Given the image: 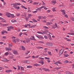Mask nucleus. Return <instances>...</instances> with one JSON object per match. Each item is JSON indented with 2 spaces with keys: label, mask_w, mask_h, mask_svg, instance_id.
Returning <instances> with one entry per match:
<instances>
[{
  "label": "nucleus",
  "mask_w": 74,
  "mask_h": 74,
  "mask_svg": "<svg viewBox=\"0 0 74 74\" xmlns=\"http://www.w3.org/2000/svg\"><path fill=\"white\" fill-rule=\"evenodd\" d=\"M6 16H8V18L10 17V15H11V16H12V18H14V17H15V16H14V14H10V13L8 12H6Z\"/></svg>",
  "instance_id": "1"
},
{
  "label": "nucleus",
  "mask_w": 74,
  "mask_h": 74,
  "mask_svg": "<svg viewBox=\"0 0 74 74\" xmlns=\"http://www.w3.org/2000/svg\"><path fill=\"white\" fill-rule=\"evenodd\" d=\"M1 61H2V62H9V61H10V60H7L6 58H3L1 60Z\"/></svg>",
  "instance_id": "2"
},
{
  "label": "nucleus",
  "mask_w": 74,
  "mask_h": 74,
  "mask_svg": "<svg viewBox=\"0 0 74 74\" xmlns=\"http://www.w3.org/2000/svg\"><path fill=\"white\" fill-rule=\"evenodd\" d=\"M54 64H56V65H57V66H58V64H62V63L60 61L56 62L55 63H54Z\"/></svg>",
  "instance_id": "3"
},
{
  "label": "nucleus",
  "mask_w": 74,
  "mask_h": 74,
  "mask_svg": "<svg viewBox=\"0 0 74 74\" xmlns=\"http://www.w3.org/2000/svg\"><path fill=\"white\" fill-rule=\"evenodd\" d=\"M8 31H10L11 29H13L14 27L12 26L8 27H7Z\"/></svg>",
  "instance_id": "4"
},
{
  "label": "nucleus",
  "mask_w": 74,
  "mask_h": 74,
  "mask_svg": "<svg viewBox=\"0 0 74 74\" xmlns=\"http://www.w3.org/2000/svg\"><path fill=\"white\" fill-rule=\"evenodd\" d=\"M46 45H47V46H49L50 47H51V46H52V45H53V44H52V43L50 42L46 43Z\"/></svg>",
  "instance_id": "5"
},
{
  "label": "nucleus",
  "mask_w": 74,
  "mask_h": 74,
  "mask_svg": "<svg viewBox=\"0 0 74 74\" xmlns=\"http://www.w3.org/2000/svg\"><path fill=\"white\" fill-rule=\"evenodd\" d=\"M63 52H64V49H61L59 53V54L60 55H62L63 53Z\"/></svg>",
  "instance_id": "6"
},
{
  "label": "nucleus",
  "mask_w": 74,
  "mask_h": 74,
  "mask_svg": "<svg viewBox=\"0 0 74 74\" xmlns=\"http://www.w3.org/2000/svg\"><path fill=\"white\" fill-rule=\"evenodd\" d=\"M36 37L38 38H43V37L41 35H36Z\"/></svg>",
  "instance_id": "7"
},
{
  "label": "nucleus",
  "mask_w": 74,
  "mask_h": 74,
  "mask_svg": "<svg viewBox=\"0 0 74 74\" xmlns=\"http://www.w3.org/2000/svg\"><path fill=\"white\" fill-rule=\"evenodd\" d=\"M60 11L62 12V15H64L66 14V12H65V10H61Z\"/></svg>",
  "instance_id": "8"
},
{
  "label": "nucleus",
  "mask_w": 74,
  "mask_h": 74,
  "mask_svg": "<svg viewBox=\"0 0 74 74\" xmlns=\"http://www.w3.org/2000/svg\"><path fill=\"white\" fill-rule=\"evenodd\" d=\"M42 69L43 70H44V71H50L49 69H48L42 68Z\"/></svg>",
  "instance_id": "9"
},
{
  "label": "nucleus",
  "mask_w": 74,
  "mask_h": 74,
  "mask_svg": "<svg viewBox=\"0 0 74 74\" xmlns=\"http://www.w3.org/2000/svg\"><path fill=\"white\" fill-rule=\"evenodd\" d=\"M30 63V62L28 60H25L23 61L24 63Z\"/></svg>",
  "instance_id": "10"
},
{
  "label": "nucleus",
  "mask_w": 74,
  "mask_h": 74,
  "mask_svg": "<svg viewBox=\"0 0 74 74\" xmlns=\"http://www.w3.org/2000/svg\"><path fill=\"white\" fill-rule=\"evenodd\" d=\"M16 4H17L16 3H15L14 4L12 3V4H11V5H13V7H14V8H15L16 7H17V5Z\"/></svg>",
  "instance_id": "11"
},
{
  "label": "nucleus",
  "mask_w": 74,
  "mask_h": 74,
  "mask_svg": "<svg viewBox=\"0 0 74 74\" xmlns=\"http://www.w3.org/2000/svg\"><path fill=\"white\" fill-rule=\"evenodd\" d=\"M20 47L21 48V49H22V50H23V51H25V48L24 46H20Z\"/></svg>",
  "instance_id": "12"
},
{
  "label": "nucleus",
  "mask_w": 74,
  "mask_h": 74,
  "mask_svg": "<svg viewBox=\"0 0 74 74\" xmlns=\"http://www.w3.org/2000/svg\"><path fill=\"white\" fill-rule=\"evenodd\" d=\"M5 49H6V51H11V49L9 47V48H8V47H5Z\"/></svg>",
  "instance_id": "13"
},
{
  "label": "nucleus",
  "mask_w": 74,
  "mask_h": 74,
  "mask_svg": "<svg viewBox=\"0 0 74 74\" xmlns=\"http://www.w3.org/2000/svg\"><path fill=\"white\" fill-rule=\"evenodd\" d=\"M48 36L50 40H52V39L51 38V36L50 34H48Z\"/></svg>",
  "instance_id": "14"
},
{
  "label": "nucleus",
  "mask_w": 74,
  "mask_h": 74,
  "mask_svg": "<svg viewBox=\"0 0 74 74\" xmlns=\"http://www.w3.org/2000/svg\"><path fill=\"white\" fill-rule=\"evenodd\" d=\"M18 39H13V40H12V41L14 43H16V41H18Z\"/></svg>",
  "instance_id": "15"
},
{
  "label": "nucleus",
  "mask_w": 74,
  "mask_h": 74,
  "mask_svg": "<svg viewBox=\"0 0 74 74\" xmlns=\"http://www.w3.org/2000/svg\"><path fill=\"white\" fill-rule=\"evenodd\" d=\"M45 59H48V60H47V62H48V63H50V62H51L50 60H49L50 58H47V57H45Z\"/></svg>",
  "instance_id": "16"
},
{
  "label": "nucleus",
  "mask_w": 74,
  "mask_h": 74,
  "mask_svg": "<svg viewBox=\"0 0 74 74\" xmlns=\"http://www.w3.org/2000/svg\"><path fill=\"white\" fill-rule=\"evenodd\" d=\"M0 25H1L2 26H6L8 25L7 24H3L1 23H0Z\"/></svg>",
  "instance_id": "17"
},
{
  "label": "nucleus",
  "mask_w": 74,
  "mask_h": 74,
  "mask_svg": "<svg viewBox=\"0 0 74 74\" xmlns=\"http://www.w3.org/2000/svg\"><path fill=\"white\" fill-rule=\"evenodd\" d=\"M13 53H14V54L15 55H16V54H18L17 51L15 50H14L13 51Z\"/></svg>",
  "instance_id": "18"
},
{
  "label": "nucleus",
  "mask_w": 74,
  "mask_h": 74,
  "mask_svg": "<svg viewBox=\"0 0 74 74\" xmlns=\"http://www.w3.org/2000/svg\"><path fill=\"white\" fill-rule=\"evenodd\" d=\"M36 26V25H33L32 26H29V28H32V27H34Z\"/></svg>",
  "instance_id": "19"
},
{
  "label": "nucleus",
  "mask_w": 74,
  "mask_h": 74,
  "mask_svg": "<svg viewBox=\"0 0 74 74\" xmlns=\"http://www.w3.org/2000/svg\"><path fill=\"white\" fill-rule=\"evenodd\" d=\"M30 26V25L27 24L26 25H25L24 27H25L27 28V26Z\"/></svg>",
  "instance_id": "20"
},
{
  "label": "nucleus",
  "mask_w": 74,
  "mask_h": 74,
  "mask_svg": "<svg viewBox=\"0 0 74 74\" xmlns=\"http://www.w3.org/2000/svg\"><path fill=\"white\" fill-rule=\"evenodd\" d=\"M33 38H30V39H31V40H36V39H35V38H34V36H31Z\"/></svg>",
  "instance_id": "21"
},
{
  "label": "nucleus",
  "mask_w": 74,
  "mask_h": 74,
  "mask_svg": "<svg viewBox=\"0 0 74 74\" xmlns=\"http://www.w3.org/2000/svg\"><path fill=\"white\" fill-rule=\"evenodd\" d=\"M21 7H22V8H24L25 10H27V8H26V7H25V6L23 5H22L21 6Z\"/></svg>",
  "instance_id": "22"
},
{
  "label": "nucleus",
  "mask_w": 74,
  "mask_h": 74,
  "mask_svg": "<svg viewBox=\"0 0 74 74\" xmlns=\"http://www.w3.org/2000/svg\"><path fill=\"white\" fill-rule=\"evenodd\" d=\"M64 57H65V58H67V57H68V56H69V55L68 54H64Z\"/></svg>",
  "instance_id": "23"
},
{
  "label": "nucleus",
  "mask_w": 74,
  "mask_h": 74,
  "mask_svg": "<svg viewBox=\"0 0 74 74\" xmlns=\"http://www.w3.org/2000/svg\"><path fill=\"white\" fill-rule=\"evenodd\" d=\"M34 66H40V64H35L34 65Z\"/></svg>",
  "instance_id": "24"
},
{
  "label": "nucleus",
  "mask_w": 74,
  "mask_h": 74,
  "mask_svg": "<svg viewBox=\"0 0 74 74\" xmlns=\"http://www.w3.org/2000/svg\"><path fill=\"white\" fill-rule=\"evenodd\" d=\"M51 24H52V22H47V25H51Z\"/></svg>",
  "instance_id": "25"
},
{
  "label": "nucleus",
  "mask_w": 74,
  "mask_h": 74,
  "mask_svg": "<svg viewBox=\"0 0 74 74\" xmlns=\"http://www.w3.org/2000/svg\"><path fill=\"white\" fill-rule=\"evenodd\" d=\"M12 70H7L5 71L6 73H8V72H12Z\"/></svg>",
  "instance_id": "26"
},
{
  "label": "nucleus",
  "mask_w": 74,
  "mask_h": 74,
  "mask_svg": "<svg viewBox=\"0 0 74 74\" xmlns=\"http://www.w3.org/2000/svg\"><path fill=\"white\" fill-rule=\"evenodd\" d=\"M51 3H52V4H56V1H51Z\"/></svg>",
  "instance_id": "27"
},
{
  "label": "nucleus",
  "mask_w": 74,
  "mask_h": 74,
  "mask_svg": "<svg viewBox=\"0 0 74 74\" xmlns=\"http://www.w3.org/2000/svg\"><path fill=\"white\" fill-rule=\"evenodd\" d=\"M65 39L66 40H67V41H71V40H70V39H68L67 38H65Z\"/></svg>",
  "instance_id": "28"
},
{
  "label": "nucleus",
  "mask_w": 74,
  "mask_h": 74,
  "mask_svg": "<svg viewBox=\"0 0 74 74\" xmlns=\"http://www.w3.org/2000/svg\"><path fill=\"white\" fill-rule=\"evenodd\" d=\"M55 9H56V8H52V11L53 12H56V10H55Z\"/></svg>",
  "instance_id": "29"
},
{
  "label": "nucleus",
  "mask_w": 74,
  "mask_h": 74,
  "mask_svg": "<svg viewBox=\"0 0 74 74\" xmlns=\"http://www.w3.org/2000/svg\"><path fill=\"white\" fill-rule=\"evenodd\" d=\"M66 73L67 74H73V73H70L69 72H68V71H66Z\"/></svg>",
  "instance_id": "30"
},
{
  "label": "nucleus",
  "mask_w": 74,
  "mask_h": 74,
  "mask_svg": "<svg viewBox=\"0 0 74 74\" xmlns=\"http://www.w3.org/2000/svg\"><path fill=\"white\" fill-rule=\"evenodd\" d=\"M39 4V2H35L34 3L33 5H36V4Z\"/></svg>",
  "instance_id": "31"
},
{
  "label": "nucleus",
  "mask_w": 74,
  "mask_h": 74,
  "mask_svg": "<svg viewBox=\"0 0 74 74\" xmlns=\"http://www.w3.org/2000/svg\"><path fill=\"white\" fill-rule=\"evenodd\" d=\"M26 16V14L25 13H24V14H23L21 15V16Z\"/></svg>",
  "instance_id": "32"
},
{
  "label": "nucleus",
  "mask_w": 74,
  "mask_h": 74,
  "mask_svg": "<svg viewBox=\"0 0 74 74\" xmlns=\"http://www.w3.org/2000/svg\"><path fill=\"white\" fill-rule=\"evenodd\" d=\"M47 18V17H46V16H42V19H45Z\"/></svg>",
  "instance_id": "33"
},
{
  "label": "nucleus",
  "mask_w": 74,
  "mask_h": 74,
  "mask_svg": "<svg viewBox=\"0 0 74 74\" xmlns=\"http://www.w3.org/2000/svg\"><path fill=\"white\" fill-rule=\"evenodd\" d=\"M71 20L72 21L74 22V17H72L71 18Z\"/></svg>",
  "instance_id": "34"
},
{
  "label": "nucleus",
  "mask_w": 74,
  "mask_h": 74,
  "mask_svg": "<svg viewBox=\"0 0 74 74\" xmlns=\"http://www.w3.org/2000/svg\"><path fill=\"white\" fill-rule=\"evenodd\" d=\"M27 68H29V69L32 68V66H27Z\"/></svg>",
  "instance_id": "35"
},
{
  "label": "nucleus",
  "mask_w": 74,
  "mask_h": 74,
  "mask_svg": "<svg viewBox=\"0 0 74 74\" xmlns=\"http://www.w3.org/2000/svg\"><path fill=\"white\" fill-rule=\"evenodd\" d=\"M37 49H42V47H37Z\"/></svg>",
  "instance_id": "36"
},
{
  "label": "nucleus",
  "mask_w": 74,
  "mask_h": 74,
  "mask_svg": "<svg viewBox=\"0 0 74 74\" xmlns=\"http://www.w3.org/2000/svg\"><path fill=\"white\" fill-rule=\"evenodd\" d=\"M41 9L40 8L36 9V10H37V11H41Z\"/></svg>",
  "instance_id": "37"
},
{
  "label": "nucleus",
  "mask_w": 74,
  "mask_h": 74,
  "mask_svg": "<svg viewBox=\"0 0 74 74\" xmlns=\"http://www.w3.org/2000/svg\"><path fill=\"white\" fill-rule=\"evenodd\" d=\"M30 40L29 39H27L26 42H30Z\"/></svg>",
  "instance_id": "38"
},
{
  "label": "nucleus",
  "mask_w": 74,
  "mask_h": 74,
  "mask_svg": "<svg viewBox=\"0 0 74 74\" xmlns=\"http://www.w3.org/2000/svg\"><path fill=\"white\" fill-rule=\"evenodd\" d=\"M52 27V29H55L56 27L55 25H53Z\"/></svg>",
  "instance_id": "39"
},
{
  "label": "nucleus",
  "mask_w": 74,
  "mask_h": 74,
  "mask_svg": "<svg viewBox=\"0 0 74 74\" xmlns=\"http://www.w3.org/2000/svg\"><path fill=\"white\" fill-rule=\"evenodd\" d=\"M37 33H38V34H43V33L41 32H37Z\"/></svg>",
  "instance_id": "40"
},
{
  "label": "nucleus",
  "mask_w": 74,
  "mask_h": 74,
  "mask_svg": "<svg viewBox=\"0 0 74 74\" xmlns=\"http://www.w3.org/2000/svg\"><path fill=\"white\" fill-rule=\"evenodd\" d=\"M36 12H37V11L36 10L34 11H32V13L33 14H36Z\"/></svg>",
  "instance_id": "41"
},
{
  "label": "nucleus",
  "mask_w": 74,
  "mask_h": 74,
  "mask_svg": "<svg viewBox=\"0 0 74 74\" xmlns=\"http://www.w3.org/2000/svg\"><path fill=\"white\" fill-rule=\"evenodd\" d=\"M17 67H18V70H20V66L18 65L17 66Z\"/></svg>",
  "instance_id": "42"
},
{
  "label": "nucleus",
  "mask_w": 74,
  "mask_h": 74,
  "mask_svg": "<svg viewBox=\"0 0 74 74\" xmlns=\"http://www.w3.org/2000/svg\"><path fill=\"white\" fill-rule=\"evenodd\" d=\"M60 69V67H56L55 68V69H56V70H59V69Z\"/></svg>",
  "instance_id": "43"
},
{
  "label": "nucleus",
  "mask_w": 74,
  "mask_h": 74,
  "mask_svg": "<svg viewBox=\"0 0 74 74\" xmlns=\"http://www.w3.org/2000/svg\"><path fill=\"white\" fill-rule=\"evenodd\" d=\"M16 15L17 16H20V14L19 13H17V14H16Z\"/></svg>",
  "instance_id": "44"
},
{
  "label": "nucleus",
  "mask_w": 74,
  "mask_h": 74,
  "mask_svg": "<svg viewBox=\"0 0 74 74\" xmlns=\"http://www.w3.org/2000/svg\"><path fill=\"white\" fill-rule=\"evenodd\" d=\"M16 3V4H17V5H21V4L20 3Z\"/></svg>",
  "instance_id": "45"
},
{
  "label": "nucleus",
  "mask_w": 74,
  "mask_h": 74,
  "mask_svg": "<svg viewBox=\"0 0 74 74\" xmlns=\"http://www.w3.org/2000/svg\"><path fill=\"white\" fill-rule=\"evenodd\" d=\"M11 22H12V23H14V22H15V20H12L11 21Z\"/></svg>",
  "instance_id": "46"
},
{
  "label": "nucleus",
  "mask_w": 74,
  "mask_h": 74,
  "mask_svg": "<svg viewBox=\"0 0 74 74\" xmlns=\"http://www.w3.org/2000/svg\"><path fill=\"white\" fill-rule=\"evenodd\" d=\"M5 55L6 56H8V53L7 52L5 54Z\"/></svg>",
  "instance_id": "47"
},
{
  "label": "nucleus",
  "mask_w": 74,
  "mask_h": 74,
  "mask_svg": "<svg viewBox=\"0 0 74 74\" xmlns=\"http://www.w3.org/2000/svg\"><path fill=\"white\" fill-rule=\"evenodd\" d=\"M51 12V10H49L47 11V13H49Z\"/></svg>",
  "instance_id": "48"
},
{
  "label": "nucleus",
  "mask_w": 74,
  "mask_h": 74,
  "mask_svg": "<svg viewBox=\"0 0 74 74\" xmlns=\"http://www.w3.org/2000/svg\"><path fill=\"white\" fill-rule=\"evenodd\" d=\"M48 31H47V32H43V33H44V34H47V33H48Z\"/></svg>",
  "instance_id": "49"
},
{
  "label": "nucleus",
  "mask_w": 74,
  "mask_h": 74,
  "mask_svg": "<svg viewBox=\"0 0 74 74\" xmlns=\"http://www.w3.org/2000/svg\"><path fill=\"white\" fill-rule=\"evenodd\" d=\"M38 42H39V43H41V44H44V42L42 41H40Z\"/></svg>",
  "instance_id": "50"
},
{
  "label": "nucleus",
  "mask_w": 74,
  "mask_h": 74,
  "mask_svg": "<svg viewBox=\"0 0 74 74\" xmlns=\"http://www.w3.org/2000/svg\"><path fill=\"white\" fill-rule=\"evenodd\" d=\"M48 54H49V55H51V52L49 51L48 52Z\"/></svg>",
  "instance_id": "51"
},
{
  "label": "nucleus",
  "mask_w": 74,
  "mask_h": 74,
  "mask_svg": "<svg viewBox=\"0 0 74 74\" xmlns=\"http://www.w3.org/2000/svg\"><path fill=\"white\" fill-rule=\"evenodd\" d=\"M21 70H22L23 71V70H24V68H23V67H22L21 66Z\"/></svg>",
  "instance_id": "52"
},
{
  "label": "nucleus",
  "mask_w": 74,
  "mask_h": 74,
  "mask_svg": "<svg viewBox=\"0 0 74 74\" xmlns=\"http://www.w3.org/2000/svg\"><path fill=\"white\" fill-rule=\"evenodd\" d=\"M15 8H16V9H19L20 7L19 6H18V7L16 6V7Z\"/></svg>",
  "instance_id": "53"
},
{
  "label": "nucleus",
  "mask_w": 74,
  "mask_h": 74,
  "mask_svg": "<svg viewBox=\"0 0 74 74\" xmlns=\"http://www.w3.org/2000/svg\"><path fill=\"white\" fill-rule=\"evenodd\" d=\"M22 34H23V33H22V32H21L19 34V36H20L21 37V36H22Z\"/></svg>",
  "instance_id": "54"
},
{
  "label": "nucleus",
  "mask_w": 74,
  "mask_h": 74,
  "mask_svg": "<svg viewBox=\"0 0 74 74\" xmlns=\"http://www.w3.org/2000/svg\"><path fill=\"white\" fill-rule=\"evenodd\" d=\"M43 28L44 29H48V27H46V26H44Z\"/></svg>",
  "instance_id": "55"
},
{
  "label": "nucleus",
  "mask_w": 74,
  "mask_h": 74,
  "mask_svg": "<svg viewBox=\"0 0 74 74\" xmlns=\"http://www.w3.org/2000/svg\"><path fill=\"white\" fill-rule=\"evenodd\" d=\"M42 16H38V18H39V19H42Z\"/></svg>",
  "instance_id": "56"
},
{
  "label": "nucleus",
  "mask_w": 74,
  "mask_h": 74,
  "mask_svg": "<svg viewBox=\"0 0 74 74\" xmlns=\"http://www.w3.org/2000/svg\"><path fill=\"white\" fill-rule=\"evenodd\" d=\"M1 33L2 34H4V30H3V31L1 32Z\"/></svg>",
  "instance_id": "57"
},
{
  "label": "nucleus",
  "mask_w": 74,
  "mask_h": 74,
  "mask_svg": "<svg viewBox=\"0 0 74 74\" xmlns=\"http://www.w3.org/2000/svg\"><path fill=\"white\" fill-rule=\"evenodd\" d=\"M4 32L5 33H6V34H7L8 33V32L7 31L4 30Z\"/></svg>",
  "instance_id": "58"
},
{
  "label": "nucleus",
  "mask_w": 74,
  "mask_h": 74,
  "mask_svg": "<svg viewBox=\"0 0 74 74\" xmlns=\"http://www.w3.org/2000/svg\"><path fill=\"white\" fill-rule=\"evenodd\" d=\"M65 16V17L66 18H68V16H67V14L65 15V16Z\"/></svg>",
  "instance_id": "59"
},
{
  "label": "nucleus",
  "mask_w": 74,
  "mask_h": 74,
  "mask_svg": "<svg viewBox=\"0 0 74 74\" xmlns=\"http://www.w3.org/2000/svg\"><path fill=\"white\" fill-rule=\"evenodd\" d=\"M55 26L56 27H58V25L57 24V23H56L55 24Z\"/></svg>",
  "instance_id": "60"
},
{
  "label": "nucleus",
  "mask_w": 74,
  "mask_h": 74,
  "mask_svg": "<svg viewBox=\"0 0 74 74\" xmlns=\"http://www.w3.org/2000/svg\"><path fill=\"white\" fill-rule=\"evenodd\" d=\"M45 38V39H47L48 38V37L46 36H44Z\"/></svg>",
  "instance_id": "61"
},
{
  "label": "nucleus",
  "mask_w": 74,
  "mask_h": 74,
  "mask_svg": "<svg viewBox=\"0 0 74 74\" xmlns=\"http://www.w3.org/2000/svg\"><path fill=\"white\" fill-rule=\"evenodd\" d=\"M70 0V1L71 3H73V2H74V0Z\"/></svg>",
  "instance_id": "62"
},
{
  "label": "nucleus",
  "mask_w": 74,
  "mask_h": 74,
  "mask_svg": "<svg viewBox=\"0 0 74 74\" xmlns=\"http://www.w3.org/2000/svg\"><path fill=\"white\" fill-rule=\"evenodd\" d=\"M44 6H41V7H40V8L41 9H42V8H44Z\"/></svg>",
  "instance_id": "63"
},
{
  "label": "nucleus",
  "mask_w": 74,
  "mask_h": 74,
  "mask_svg": "<svg viewBox=\"0 0 74 74\" xmlns=\"http://www.w3.org/2000/svg\"><path fill=\"white\" fill-rule=\"evenodd\" d=\"M42 21L44 23L46 22V20H42Z\"/></svg>",
  "instance_id": "64"
}]
</instances>
